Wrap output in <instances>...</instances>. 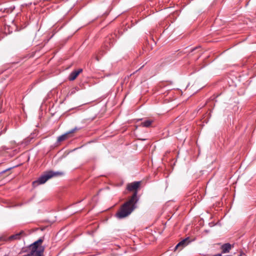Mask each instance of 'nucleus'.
Masks as SVG:
<instances>
[{"instance_id":"obj_11","label":"nucleus","mask_w":256,"mask_h":256,"mask_svg":"<svg viewBox=\"0 0 256 256\" xmlns=\"http://www.w3.org/2000/svg\"><path fill=\"white\" fill-rule=\"evenodd\" d=\"M95 58L97 61H98L100 59V58L98 56H96Z\"/></svg>"},{"instance_id":"obj_5","label":"nucleus","mask_w":256,"mask_h":256,"mask_svg":"<svg viewBox=\"0 0 256 256\" xmlns=\"http://www.w3.org/2000/svg\"><path fill=\"white\" fill-rule=\"evenodd\" d=\"M44 248L40 246L38 250L30 251L28 255L29 256H44Z\"/></svg>"},{"instance_id":"obj_6","label":"nucleus","mask_w":256,"mask_h":256,"mask_svg":"<svg viewBox=\"0 0 256 256\" xmlns=\"http://www.w3.org/2000/svg\"><path fill=\"white\" fill-rule=\"evenodd\" d=\"M82 72V69H78V70L72 72L69 76V80L71 81L74 80Z\"/></svg>"},{"instance_id":"obj_1","label":"nucleus","mask_w":256,"mask_h":256,"mask_svg":"<svg viewBox=\"0 0 256 256\" xmlns=\"http://www.w3.org/2000/svg\"><path fill=\"white\" fill-rule=\"evenodd\" d=\"M140 184V182H134L127 185V190L130 192H134V193L116 214V216L118 218L122 219L127 217L136 208V204L139 200L138 196V189Z\"/></svg>"},{"instance_id":"obj_7","label":"nucleus","mask_w":256,"mask_h":256,"mask_svg":"<svg viewBox=\"0 0 256 256\" xmlns=\"http://www.w3.org/2000/svg\"><path fill=\"white\" fill-rule=\"evenodd\" d=\"M232 246L230 244L226 243V244H224L221 246L222 253L226 254V253L228 252H230V250L232 249Z\"/></svg>"},{"instance_id":"obj_10","label":"nucleus","mask_w":256,"mask_h":256,"mask_svg":"<svg viewBox=\"0 0 256 256\" xmlns=\"http://www.w3.org/2000/svg\"><path fill=\"white\" fill-rule=\"evenodd\" d=\"M22 232H20L18 234L11 236L10 237V239H20V235Z\"/></svg>"},{"instance_id":"obj_13","label":"nucleus","mask_w":256,"mask_h":256,"mask_svg":"<svg viewBox=\"0 0 256 256\" xmlns=\"http://www.w3.org/2000/svg\"><path fill=\"white\" fill-rule=\"evenodd\" d=\"M197 48H193L192 50V52L194 51V50L196 49Z\"/></svg>"},{"instance_id":"obj_12","label":"nucleus","mask_w":256,"mask_h":256,"mask_svg":"<svg viewBox=\"0 0 256 256\" xmlns=\"http://www.w3.org/2000/svg\"><path fill=\"white\" fill-rule=\"evenodd\" d=\"M10 169V168H8V169L6 170H4V171L2 172H1V174H4V173L6 171H7V170H9Z\"/></svg>"},{"instance_id":"obj_8","label":"nucleus","mask_w":256,"mask_h":256,"mask_svg":"<svg viewBox=\"0 0 256 256\" xmlns=\"http://www.w3.org/2000/svg\"><path fill=\"white\" fill-rule=\"evenodd\" d=\"M188 238H186L178 242L175 247V249H177L178 248H180V249L182 248L187 244V241Z\"/></svg>"},{"instance_id":"obj_9","label":"nucleus","mask_w":256,"mask_h":256,"mask_svg":"<svg viewBox=\"0 0 256 256\" xmlns=\"http://www.w3.org/2000/svg\"><path fill=\"white\" fill-rule=\"evenodd\" d=\"M153 121L152 120H148L141 123V126L143 127L148 128L150 126Z\"/></svg>"},{"instance_id":"obj_3","label":"nucleus","mask_w":256,"mask_h":256,"mask_svg":"<svg viewBox=\"0 0 256 256\" xmlns=\"http://www.w3.org/2000/svg\"><path fill=\"white\" fill-rule=\"evenodd\" d=\"M43 242V239L40 238L36 242H34L33 244H31L30 246V251H36L38 250L39 248V244H42Z\"/></svg>"},{"instance_id":"obj_2","label":"nucleus","mask_w":256,"mask_h":256,"mask_svg":"<svg viewBox=\"0 0 256 256\" xmlns=\"http://www.w3.org/2000/svg\"><path fill=\"white\" fill-rule=\"evenodd\" d=\"M64 174V172L53 171H49L45 173L44 175L40 176L37 180L32 182V186L34 188L38 186L40 184H44L50 178L58 176H61Z\"/></svg>"},{"instance_id":"obj_4","label":"nucleus","mask_w":256,"mask_h":256,"mask_svg":"<svg viewBox=\"0 0 256 256\" xmlns=\"http://www.w3.org/2000/svg\"><path fill=\"white\" fill-rule=\"evenodd\" d=\"M78 129L76 128L72 129V130H70L69 132H67L66 133L60 136L58 138V142H60L63 140H66L67 139L68 137L69 134L74 133L76 130Z\"/></svg>"}]
</instances>
